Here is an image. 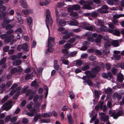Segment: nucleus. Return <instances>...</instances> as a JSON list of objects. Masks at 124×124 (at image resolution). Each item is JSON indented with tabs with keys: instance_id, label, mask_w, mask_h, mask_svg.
<instances>
[{
	"instance_id": "obj_34",
	"label": "nucleus",
	"mask_w": 124,
	"mask_h": 124,
	"mask_svg": "<svg viewBox=\"0 0 124 124\" xmlns=\"http://www.w3.org/2000/svg\"><path fill=\"white\" fill-rule=\"evenodd\" d=\"M86 28V30L91 31H94L95 30V28L93 26H89L87 29V28Z\"/></svg>"
},
{
	"instance_id": "obj_3",
	"label": "nucleus",
	"mask_w": 124,
	"mask_h": 124,
	"mask_svg": "<svg viewBox=\"0 0 124 124\" xmlns=\"http://www.w3.org/2000/svg\"><path fill=\"white\" fill-rule=\"evenodd\" d=\"M103 39L104 40L106 41V42L104 44V47L106 50H107L106 52H105L104 50L103 53L106 54L109 53V51L108 48L111 46L110 41L111 39H109L108 36L106 35L104 36L103 38Z\"/></svg>"
},
{
	"instance_id": "obj_26",
	"label": "nucleus",
	"mask_w": 124,
	"mask_h": 124,
	"mask_svg": "<svg viewBox=\"0 0 124 124\" xmlns=\"http://www.w3.org/2000/svg\"><path fill=\"white\" fill-rule=\"evenodd\" d=\"M97 11L99 13H107L108 12L107 10L104 9L102 7L101 8L97 10Z\"/></svg>"
},
{
	"instance_id": "obj_27",
	"label": "nucleus",
	"mask_w": 124,
	"mask_h": 124,
	"mask_svg": "<svg viewBox=\"0 0 124 124\" xmlns=\"http://www.w3.org/2000/svg\"><path fill=\"white\" fill-rule=\"evenodd\" d=\"M108 27H106L104 25L101 26L100 27L101 30H100V31H108Z\"/></svg>"
},
{
	"instance_id": "obj_62",
	"label": "nucleus",
	"mask_w": 124,
	"mask_h": 124,
	"mask_svg": "<svg viewBox=\"0 0 124 124\" xmlns=\"http://www.w3.org/2000/svg\"><path fill=\"white\" fill-rule=\"evenodd\" d=\"M88 40L90 42H93L94 41V39L91 37H88L87 38Z\"/></svg>"
},
{
	"instance_id": "obj_13",
	"label": "nucleus",
	"mask_w": 124,
	"mask_h": 124,
	"mask_svg": "<svg viewBox=\"0 0 124 124\" xmlns=\"http://www.w3.org/2000/svg\"><path fill=\"white\" fill-rule=\"evenodd\" d=\"M20 2L22 7L24 8H26L28 7V5L25 0H20Z\"/></svg>"
},
{
	"instance_id": "obj_33",
	"label": "nucleus",
	"mask_w": 124,
	"mask_h": 124,
	"mask_svg": "<svg viewBox=\"0 0 124 124\" xmlns=\"http://www.w3.org/2000/svg\"><path fill=\"white\" fill-rule=\"evenodd\" d=\"M61 60L62 63L64 64L68 65L69 64V61L64 59L63 57L61 58Z\"/></svg>"
},
{
	"instance_id": "obj_18",
	"label": "nucleus",
	"mask_w": 124,
	"mask_h": 124,
	"mask_svg": "<svg viewBox=\"0 0 124 124\" xmlns=\"http://www.w3.org/2000/svg\"><path fill=\"white\" fill-rule=\"evenodd\" d=\"M113 0L114 2H113L112 1H110L108 2V4L110 5H116L119 2V0Z\"/></svg>"
},
{
	"instance_id": "obj_41",
	"label": "nucleus",
	"mask_w": 124,
	"mask_h": 124,
	"mask_svg": "<svg viewBox=\"0 0 124 124\" xmlns=\"http://www.w3.org/2000/svg\"><path fill=\"white\" fill-rule=\"evenodd\" d=\"M89 59L90 60L93 61L95 60L96 58L95 56L91 55L90 56Z\"/></svg>"
},
{
	"instance_id": "obj_8",
	"label": "nucleus",
	"mask_w": 124,
	"mask_h": 124,
	"mask_svg": "<svg viewBox=\"0 0 124 124\" xmlns=\"http://www.w3.org/2000/svg\"><path fill=\"white\" fill-rule=\"evenodd\" d=\"M99 115L101 116V121L104 122L108 121L109 118V116L108 115H106L105 113L102 112L99 113Z\"/></svg>"
},
{
	"instance_id": "obj_43",
	"label": "nucleus",
	"mask_w": 124,
	"mask_h": 124,
	"mask_svg": "<svg viewBox=\"0 0 124 124\" xmlns=\"http://www.w3.org/2000/svg\"><path fill=\"white\" fill-rule=\"evenodd\" d=\"M38 71L40 75H41L42 74V72L43 70V69L42 67H40L38 69Z\"/></svg>"
},
{
	"instance_id": "obj_12",
	"label": "nucleus",
	"mask_w": 124,
	"mask_h": 124,
	"mask_svg": "<svg viewBox=\"0 0 124 124\" xmlns=\"http://www.w3.org/2000/svg\"><path fill=\"white\" fill-rule=\"evenodd\" d=\"M12 84V82L11 81H9L6 84V85L5 84H2L1 86V87L2 88V92L4 91L5 89L6 86L8 87H10Z\"/></svg>"
},
{
	"instance_id": "obj_36",
	"label": "nucleus",
	"mask_w": 124,
	"mask_h": 124,
	"mask_svg": "<svg viewBox=\"0 0 124 124\" xmlns=\"http://www.w3.org/2000/svg\"><path fill=\"white\" fill-rule=\"evenodd\" d=\"M69 97L71 99H73L75 97V95L72 92H70L69 93Z\"/></svg>"
},
{
	"instance_id": "obj_42",
	"label": "nucleus",
	"mask_w": 124,
	"mask_h": 124,
	"mask_svg": "<svg viewBox=\"0 0 124 124\" xmlns=\"http://www.w3.org/2000/svg\"><path fill=\"white\" fill-rule=\"evenodd\" d=\"M22 32V30L21 28H19L17 29L15 33L16 34H19Z\"/></svg>"
},
{
	"instance_id": "obj_19",
	"label": "nucleus",
	"mask_w": 124,
	"mask_h": 124,
	"mask_svg": "<svg viewBox=\"0 0 124 124\" xmlns=\"http://www.w3.org/2000/svg\"><path fill=\"white\" fill-rule=\"evenodd\" d=\"M78 21L76 20H75L71 21L69 23V24L70 25L77 26L78 25Z\"/></svg>"
},
{
	"instance_id": "obj_54",
	"label": "nucleus",
	"mask_w": 124,
	"mask_h": 124,
	"mask_svg": "<svg viewBox=\"0 0 124 124\" xmlns=\"http://www.w3.org/2000/svg\"><path fill=\"white\" fill-rule=\"evenodd\" d=\"M6 60V59L5 58H3L0 61V64H2L4 63Z\"/></svg>"
},
{
	"instance_id": "obj_57",
	"label": "nucleus",
	"mask_w": 124,
	"mask_h": 124,
	"mask_svg": "<svg viewBox=\"0 0 124 124\" xmlns=\"http://www.w3.org/2000/svg\"><path fill=\"white\" fill-rule=\"evenodd\" d=\"M67 10L68 11L70 12H71L73 11V10H74V9L73 8V6H72L71 7H70L68 8Z\"/></svg>"
},
{
	"instance_id": "obj_64",
	"label": "nucleus",
	"mask_w": 124,
	"mask_h": 124,
	"mask_svg": "<svg viewBox=\"0 0 124 124\" xmlns=\"http://www.w3.org/2000/svg\"><path fill=\"white\" fill-rule=\"evenodd\" d=\"M119 104L120 105H123L124 104V97L122 98L121 101L120 102Z\"/></svg>"
},
{
	"instance_id": "obj_11",
	"label": "nucleus",
	"mask_w": 124,
	"mask_h": 124,
	"mask_svg": "<svg viewBox=\"0 0 124 124\" xmlns=\"http://www.w3.org/2000/svg\"><path fill=\"white\" fill-rule=\"evenodd\" d=\"M54 38L52 37H51L48 39V45L49 48L52 47L54 45Z\"/></svg>"
},
{
	"instance_id": "obj_10",
	"label": "nucleus",
	"mask_w": 124,
	"mask_h": 124,
	"mask_svg": "<svg viewBox=\"0 0 124 124\" xmlns=\"http://www.w3.org/2000/svg\"><path fill=\"white\" fill-rule=\"evenodd\" d=\"M123 113V111L122 110H120L117 113L115 112H113L110 116L113 117L114 118L116 119L119 116H121Z\"/></svg>"
},
{
	"instance_id": "obj_7",
	"label": "nucleus",
	"mask_w": 124,
	"mask_h": 124,
	"mask_svg": "<svg viewBox=\"0 0 124 124\" xmlns=\"http://www.w3.org/2000/svg\"><path fill=\"white\" fill-rule=\"evenodd\" d=\"M12 103V101H9L5 103L2 106V108L6 111L8 110L11 108Z\"/></svg>"
},
{
	"instance_id": "obj_40",
	"label": "nucleus",
	"mask_w": 124,
	"mask_h": 124,
	"mask_svg": "<svg viewBox=\"0 0 124 124\" xmlns=\"http://www.w3.org/2000/svg\"><path fill=\"white\" fill-rule=\"evenodd\" d=\"M11 117L10 116H6L5 118V120L6 122L11 121Z\"/></svg>"
},
{
	"instance_id": "obj_28",
	"label": "nucleus",
	"mask_w": 124,
	"mask_h": 124,
	"mask_svg": "<svg viewBox=\"0 0 124 124\" xmlns=\"http://www.w3.org/2000/svg\"><path fill=\"white\" fill-rule=\"evenodd\" d=\"M22 62L21 61L18 60L14 62L13 63V64L14 66H16L20 64Z\"/></svg>"
},
{
	"instance_id": "obj_58",
	"label": "nucleus",
	"mask_w": 124,
	"mask_h": 124,
	"mask_svg": "<svg viewBox=\"0 0 124 124\" xmlns=\"http://www.w3.org/2000/svg\"><path fill=\"white\" fill-rule=\"evenodd\" d=\"M108 25L109 27L112 29H113L114 28V25L112 23H110L108 24Z\"/></svg>"
},
{
	"instance_id": "obj_37",
	"label": "nucleus",
	"mask_w": 124,
	"mask_h": 124,
	"mask_svg": "<svg viewBox=\"0 0 124 124\" xmlns=\"http://www.w3.org/2000/svg\"><path fill=\"white\" fill-rule=\"evenodd\" d=\"M44 88L45 89L46 92L45 94V98H46L48 94V88L47 86H44Z\"/></svg>"
},
{
	"instance_id": "obj_39",
	"label": "nucleus",
	"mask_w": 124,
	"mask_h": 124,
	"mask_svg": "<svg viewBox=\"0 0 124 124\" xmlns=\"http://www.w3.org/2000/svg\"><path fill=\"white\" fill-rule=\"evenodd\" d=\"M65 5L63 2H60L58 3L57 4V6L58 7H61Z\"/></svg>"
},
{
	"instance_id": "obj_2",
	"label": "nucleus",
	"mask_w": 124,
	"mask_h": 124,
	"mask_svg": "<svg viewBox=\"0 0 124 124\" xmlns=\"http://www.w3.org/2000/svg\"><path fill=\"white\" fill-rule=\"evenodd\" d=\"M46 24L48 29H49V24L50 26L51 27L52 25L53 20L50 16V12L49 9H47L46 11Z\"/></svg>"
},
{
	"instance_id": "obj_15",
	"label": "nucleus",
	"mask_w": 124,
	"mask_h": 124,
	"mask_svg": "<svg viewBox=\"0 0 124 124\" xmlns=\"http://www.w3.org/2000/svg\"><path fill=\"white\" fill-rule=\"evenodd\" d=\"M41 118L42 117L44 118L48 117L51 116L52 115V114L51 113L49 112L48 113H44L41 114Z\"/></svg>"
},
{
	"instance_id": "obj_46",
	"label": "nucleus",
	"mask_w": 124,
	"mask_h": 124,
	"mask_svg": "<svg viewBox=\"0 0 124 124\" xmlns=\"http://www.w3.org/2000/svg\"><path fill=\"white\" fill-rule=\"evenodd\" d=\"M17 69L16 68H14L12 69L11 71V73L12 74H14L17 72Z\"/></svg>"
},
{
	"instance_id": "obj_1",
	"label": "nucleus",
	"mask_w": 124,
	"mask_h": 124,
	"mask_svg": "<svg viewBox=\"0 0 124 124\" xmlns=\"http://www.w3.org/2000/svg\"><path fill=\"white\" fill-rule=\"evenodd\" d=\"M7 14L5 13H2L0 14V19L4 18L3 21L2 23V26L3 28H5L7 30L12 28V26L11 25L7 24L11 22V20H9L5 18V17L7 16Z\"/></svg>"
},
{
	"instance_id": "obj_9",
	"label": "nucleus",
	"mask_w": 124,
	"mask_h": 124,
	"mask_svg": "<svg viewBox=\"0 0 124 124\" xmlns=\"http://www.w3.org/2000/svg\"><path fill=\"white\" fill-rule=\"evenodd\" d=\"M56 20L57 24L59 26H64L66 24V22L63 19H60L58 17H57Z\"/></svg>"
},
{
	"instance_id": "obj_31",
	"label": "nucleus",
	"mask_w": 124,
	"mask_h": 124,
	"mask_svg": "<svg viewBox=\"0 0 124 124\" xmlns=\"http://www.w3.org/2000/svg\"><path fill=\"white\" fill-rule=\"evenodd\" d=\"M67 116L69 122L70 123H72L73 120L71 115L70 114H69L67 115Z\"/></svg>"
},
{
	"instance_id": "obj_47",
	"label": "nucleus",
	"mask_w": 124,
	"mask_h": 124,
	"mask_svg": "<svg viewBox=\"0 0 124 124\" xmlns=\"http://www.w3.org/2000/svg\"><path fill=\"white\" fill-rule=\"evenodd\" d=\"M120 33L119 31L115 30V32L114 33V34L117 36H119L120 35Z\"/></svg>"
},
{
	"instance_id": "obj_6",
	"label": "nucleus",
	"mask_w": 124,
	"mask_h": 124,
	"mask_svg": "<svg viewBox=\"0 0 124 124\" xmlns=\"http://www.w3.org/2000/svg\"><path fill=\"white\" fill-rule=\"evenodd\" d=\"M0 37L2 39H4V41L5 43H8L13 39L14 36L11 35L8 36L6 34H4L1 35Z\"/></svg>"
},
{
	"instance_id": "obj_20",
	"label": "nucleus",
	"mask_w": 124,
	"mask_h": 124,
	"mask_svg": "<svg viewBox=\"0 0 124 124\" xmlns=\"http://www.w3.org/2000/svg\"><path fill=\"white\" fill-rule=\"evenodd\" d=\"M85 73L87 75L89 78H94L95 76V74L92 75L90 72L88 71H85Z\"/></svg>"
},
{
	"instance_id": "obj_25",
	"label": "nucleus",
	"mask_w": 124,
	"mask_h": 124,
	"mask_svg": "<svg viewBox=\"0 0 124 124\" xmlns=\"http://www.w3.org/2000/svg\"><path fill=\"white\" fill-rule=\"evenodd\" d=\"M100 70V67L98 66L96 67L92 70V73H95L99 71Z\"/></svg>"
},
{
	"instance_id": "obj_4",
	"label": "nucleus",
	"mask_w": 124,
	"mask_h": 124,
	"mask_svg": "<svg viewBox=\"0 0 124 124\" xmlns=\"http://www.w3.org/2000/svg\"><path fill=\"white\" fill-rule=\"evenodd\" d=\"M79 3L81 5H84V6L82 7V8L83 9L90 10L92 8L90 5L93 4V2L91 1H88L85 2L83 0H81L79 2Z\"/></svg>"
},
{
	"instance_id": "obj_59",
	"label": "nucleus",
	"mask_w": 124,
	"mask_h": 124,
	"mask_svg": "<svg viewBox=\"0 0 124 124\" xmlns=\"http://www.w3.org/2000/svg\"><path fill=\"white\" fill-rule=\"evenodd\" d=\"M77 54L76 52H71L70 54H69V56L73 57L76 55Z\"/></svg>"
},
{
	"instance_id": "obj_29",
	"label": "nucleus",
	"mask_w": 124,
	"mask_h": 124,
	"mask_svg": "<svg viewBox=\"0 0 124 124\" xmlns=\"http://www.w3.org/2000/svg\"><path fill=\"white\" fill-rule=\"evenodd\" d=\"M50 120L48 119H43L40 120L41 123H48L50 122Z\"/></svg>"
},
{
	"instance_id": "obj_44",
	"label": "nucleus",
	"mask_w": 124,
	"mask_h": 124,
	"mask_svg": "<svg viewBox=\"0 0 124 124\" xmlns=\"http://www.w3.org/2000/svg\"><path fill=\"white\" fill-rule=\"evenodd\" d=\"M114 57L115 59L117 60H120L121 57L120 55L117 54H115L114 55Z\"/></svg>"
},
{
	"instance_id": "obj_16",
	"label": "nucleus",
	"mask_w": 124,
	"mask_h": 124,
	"mask_svg": "<svg viewBox=\"0 0 124 124\" xmlns=\"http://www.w3.org/2000/svg\"><path fill=\"white\" fill-rule=\"evenodd\" d=\"M114 46L116 47L119 46V41L118 40H113L110 41V43Z\"/></svg>"
},
{
	"instance_id": "obj_30",
	"label": "nucleus",
	"mask_w": 124,
	"mask_h": 124,
	"mask_svg": "<svg viewBox=\"0 0 124 124\" xmlns=\"http://www.w3.org/2000/svg\"><path fill=\"white\" fill-rule=\"evenodd\" d=\"M114 18H118L121 17H124V14H115L113 16Z\"/></svg>"
},
{
	"instance_id": "obj_32",
	"label": "nucleus",
	"mask_w": 124,
	"mask_h": 124,
	"mask_svg": "<svg viewBox=\"0 0 124 124\" xmlns=\"http://www.w3.org/2000/svg\"><path fill=\"white\" fill-rule=\"evenodd\" d=\"M39 118H41V115L40 114H39L35 116L34 118V120L36 122Z\"/></svg>"
},
{
	"instance_id": "obj_52",
	"label": "nucleus",
	"mask_w": 124,
	"mask_h": 124,
	"mask_svg": "<svg viewBox=\"0 0 124 124\" xmlns=\"http://www.w3.org/2000/svg\"><path fill=\"white\" fill-rule=\"evenodd\" d=\"M112 22L115 24H116L118 23V20L114 18L112 19Z\"/></svg>"
},
{
	"instance_id": "obj_50",
	"label": "nucleus",
	"mask_w": 124,
	"mask_h": 124,
	"mask_svg": "<svg viewBox=\"0 0 124 124\" xmlns=\"http://www.w3.org/2000/svg\"><path fill=\"white\" fill-rule=\"evenodd\" d=\"M83 26L84 28L86 30V28H88V27L89 26V24L88 23L86 24L85 23H84L83 24Z\"/></svg>"
},
{
	"instance_id": "obj_24",
	"label": "nucleus",
	"mask_w": 124,
	"mask_h": 124,
	"mask_svg": "<svg viewBox=\"0 0 124 124\" xmlns=\"http://www.w3.org/2000/svg\"><path fill=\"white\" fill-rule=\"evenodd\" d=\"M27 21L29 26L31 25L32 22V20L31 17L28 16L27 19Z\"/></svg>"
},
{
	"instance_id": "obj_55",
	"label": "nucleus",
	"mask_w": 124,
	"mask_h": 124,
	"mask_svg": "<svg viewBox=\"0 0 124 124\" xmlns=\"http://www.w3.org/2000/svg\"><path fill=\"white\" fill-rule=\"evenodd\" d=\"M8 96L7 95L5 96L4 97L2 100L1 101L2 102L5 101L8 99Z\"/></svg>"
},
{
	"instance_id": "obj_23",
	"label": "nucleus",
	"mask_w": 124,
	"mask_h": 124,
	"mask_svg": "<svg viewBox=\"0 0 124 124\" xmlns=\"http://www.w3.org/2000/svg\"><path fill=\"white\" fill-rule=\"evenodd\" d=\"M28 45L27 44H24L22 45L21 48L25 51L27 52L28 50Z\"/></svg>"
},
{
	"instance_id": "obj_22",
	"label": "nucleus",
	"mask_w": 124,
	"mask_h": 124,
	"mask_svg": "<svg viewBox=\"0 0 124 124\" xmlns=\"http://www.w3.org/2000/svg\"><path fill=\"white\" fill-rule=\"evenodd\" d=\"M118 81L120 82H122L124 79V77L122 74L118 75L117 77Z\"/></svg>"
},
{
	"instance_id": "obj_51",
	"label": "nucleus",
	"mask_w": 124,
	"mask_h": 124,
	"mask_svg": "<svg viewBox=\"0 0 124 124\" xmlns=\"http://www.w3.org/2000/svg\"><path fill=\"white\" fill-rule=\"evenodd\" d=\"M31 85L33 86H35L36 85L37 86H38V85L36 84V81L35 80L32 82Z\"/></svg>"
},
{
	"instance_id": "obj_63",
	"label": "nucleus",
	"mask_w": 124,
	"mask_h": 124,
	"mask_svg": "<svg viewBox=\"0 0 124 124\" xmlns=\"http://www.w3.org/2000/svg\"><path fill=\"white\" fill-rule=\"evenodd\" d=\"M17 19L18 21L20 24H22L23 23V20L21 17L17 18Z\"/></svg>"
},
{
	"instance_id": "obj_45",
	"label": "nucleus",
	"mask_w": 124,
	"mask_h": 124,
	"mask_svg": "<svg viewBox=\"0 0 124 124\" xmlns=\"http://www.w3.org/2000/svg\"><path fill=\"white\" fill-rule=\"evenodd\" d=\"M6 8L4 6H1L0 7V11L2 12L5 10Z\"/></svg>"
},
{
	"instance_id": "obj_48",
	"label": "nucleus",
	"mask_w": 124,
	"mask_h": 124,
	"mask_svg": "<svg viewBox=\"0 0 124 124\" xmlns=\"http://www.w3.org/2000/svg\"><path fill=\"white\" fill-rule=\"evenodd\" d=\"M70 15L73 16H77L78 15L77 13L76 12H71L70 14Z\"/></svg>"
},
{
	"instance_id": "obj_49",
	"label": "nucleus",
	"mask_w": 124,
	"mask_h": 124,
	"mask_svg": "<svg viewBox=\"0 0 124 124\" xmlns=\"http://www.w3.org/2000/svg\"><path fill=\"white\" fill-rule=\"evenodd\" d=\"M17 69V72H21L22 71V69L20 66L18 67L17 68H16Z\"/></svg>"
},
{
	"instance_id": "obj_14",
	"label": "nucleus",
	"mask_w": 124,
	"mask_h": 124,
	"mask_svg": "<svg viewBox=\"0 0 124 124\" xmlns=\"http://www.w3.org/2000/svg\"><path fill=\"white\" fill-rule=\"evenodd\" d=\"M62 52L64 54L65 58H67L69 57V54L67 49H63L62 50Z\"/></svg>"
},
{
	"instance_id": "obj_17",
	"label": "nucleus",
	"mask_w": 124,
	"mask_h": 124,
	"mask_svg": "<svg viewBox=\"0 0 124 124\" xmlns=\"http://www.w3.org/2000/svg\"><path fill=\"white\" fill-rule=\"evenodd\" d=\"M22 12L25 15H26L32 13L33 10L30 9H24L22 10Z\"/></svg>"
},
{
	"instance_id": "obj_56",
	"label": "nucleus",
	"mask_w": 124,
	"mask_h": 124,
	"mask_svg": "<svg viewBox=\"0 0 124 124\" xmlns=\"http://www.w3.org/2000/svg\"><path fill=\"white\" fill-rule=\"evenodd\" d=\"M22 122L23 123L27 124L28 122V120L27 118H24L23 119Z\"/></svg>"
},
{
	"instance_id": "obj_60",
	"label": "nucleus",
	"mask_w": 124,
	"mask_h": 124,
	"mask_svg": "<svg viewBox=\"0 0 124 124\" xmlns=\"http://www.w3.org/2000/svg\"><path fill=\"white\" fill-rule=\"evenodd\" d=\"M33 103L32 102L30 104H28L27 105V108L28 109H31L32 107Z\"/></svg>"
},
{
	"instance_id": "obj_5",
	"label": "nucleus",
	"mask_w": 124,
	"mask_h": 124,
	"mask_svg": "<svg viewBox=\"0 0 124 124\" xmlns=\"http://www.w3.org/2000/svg\"><path fill=\"white\" fill-rule=\"evenodd\" d=\"M36 92L34 91L32 92L31 90H28L26 93V95L27 96L30 95L29 99L30 100L32 99L33 96H34L33 98V100L34 101H36L38 99V95L37 94L35 95Z\"/></svg>"
},
{
	"instance_id": "obj_61",
	"label": "nucleus",
	"mask_w": 124,
	"mask_h": 124,
	"mask_svg": "<svg viewBox=\"0 0 124 124\" xmlns=\"http://www.w3.org/2000/svg\"><path fill=\"white\" fill-rule=\"evenodd\" d=\"M9 49V47L8 46H6L3 48L4 51L5 52H7Z\"/></svg>"
},
{
	"instance_id": "obj_53",
	"label": "nucleus",
	"mask_w": 124,
	"mask_h": 124,
	"mask_svg": "<svg viewBox=\"0 0 124 124\" xmlns=\"http://www.w3.org/2000/svg\"><path fill=\"white\" fill-rule=\"evenodd\" d=\"M98 22L100 25L102 26L104 22L102 20H99L98 21Z\"/></svg>"
},
{
	"instance_id": "obj_38",
	"label": "nucleus",
	"mask_w": 124,
	"mask_h": 124,
	"mask_svg": "<svg viewBox=\"0 0 124 124\" xmlns=\"http://www.w3.org/2000/svg\"><path fill=\"white\" fill-rule=\"evenodd\" d=\"M117 66L120 67L121 68L124 69V63H118L116 65Z\"/></svg>"
},
{
	"instance_id": "obj_35",
	"label": "nucleus",
	"mask_w": 124,
	"mask_h": 124,
	"mask_svg": "<svg viewBox=\"0 0 124 124\" xmlns=\"http://www.w3.org/2000/svg\"><path fill=\"white\" fill-rule=\"evenodd\" d=\"M74 10H77L79 9L80 8V6L78 5H75L73 6Z\"/></svg>"
},
{
	"instance_id": "obj_21",
	"label": "nucleus",
	"mask_w": 124,
	"mask_h": 124,
	"mask_svg": "<svg viewBox=\"0 0 124 124\" xmlns=\"http://www.w3.org/2000/svg\"><path fill=\"white\" fill-rule=\"evenodd\" d=\"M73 47V45L72 44L68 43H66L64 45V48L67 50Z\"/></svg>"
}]
</instances>
